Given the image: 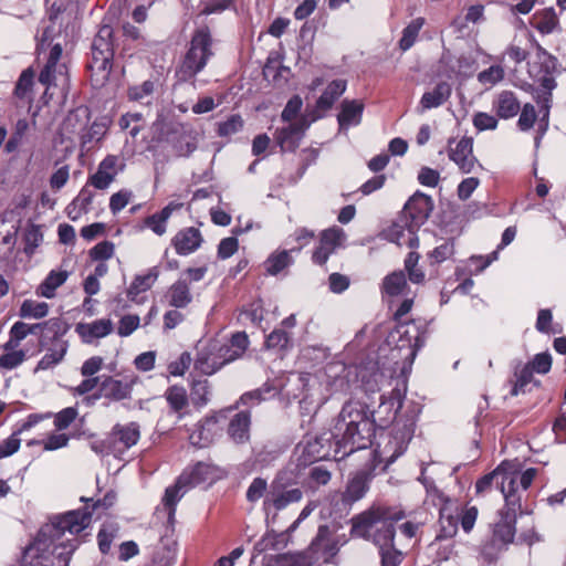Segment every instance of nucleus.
Wrapping results in <instances>:
<instances>
[{"mask_svg":"<svg viewBox=\"0 0 566 566\" xmlns=\"http://www.w3.org/2000/svg\"><path fill=\"white\" fill-rule=\"evenodd\" d=\"M405 513L388 506H371L353 518L352 533L364 538H371L379 549L381 566H399L402 554L395 547L394 524L401 521Z\"/></svg>","mask_w":566,"mask_h":566,"instance_id":"nucleus-1","label":"nucleus"},{"mask_svg":"<svg viewBox=\"0 0 566 566\" xmlns=\"http://www.w3.org/2000/svg\"><path fill=\"white\" fill-rule=\"evenodd\" d=\"M374 432L368 407L356 400L347 401L334 426L332 438L335 443V457H347L371 443Z\"/></svg>","mask_w":566,"mask_h":566,"instance_id":"nucleus-2","label":"nucleus"},{"mask_svg":"<svg viewBox=\"0 0 566 566\" xmlns=\"http://www.w3.org/2000/svg\"><path fill=\"white\" fill-rule=\"evenodd\" d=\"M91 523L88 511H69L56 516L50 524L44 525L38 536L24 551L22 566H53L51 547L65 532L76 535Z\"/></svg>","mask_w":566,"mask_h":566,"instance_id":"nucleus-3","label":"nucleus"},{"mask_svg":"<svg viewBox=\"0 0 566 566\" xmlns=\"http://www.w3.org/2000/svg\"><path fill=\"white\" fill-rule=\"evenodd\" d=\"M401 407V401L396 397L382 399L378 408L370 413L373 426L386 428L392 423L387 442L379 448V454L390 464L405 453L415 432V419L402 417L397 418V410Z\"/></svg>","mask_w":566,"mask_h":566,"instance_id":"nucleus-4","label":"nucleus"},{"mask_svg":"<svg viewBox=\"0 0 566 566\" xmlns=\"http://www.w3.org/2000/svg\"><path fill=\"white\" fill-rule=\"evenodd\" d=\"M113 29L102 25L92 43V56L87 64L94 86H103L109 78L113 67L114 44Z\"/></svg>","mask_w":566,"mask_h":566,"instance_id":"nucleus-5","label":"nucleus"},{"mask_svg":"<svg viewBox=\"0 0 566 566\" xmlns=\"http://www.w3.org/2000/svg\"><path fill=\"white\" fill-rule=\"evenodd\" d=\"M211 46L212 38L209 28L202 27L196 30L191 38L190 46L176 70V76L184 82L193 78L206 67L208 61L213 55Z\"/></svg>","mask_w":566,"mask_h":566,"instance_id":"nucleus-6","label":"nucleus"},{"mask_svg":"<svg viewBox=\"0 0 566 566\" xmlns=\"http://www.w3.org/2000/svg\"><path fill=\"white\" fill-rule=\"evenodd\" d=\"M295 476L293 471H280L270 484L265 499L263 500V511L279 512L289 505L298 503L303 499V491L295 486Z\"/></svg>","mask_w":566,"mask_h":566,"instance_id":"nucleus-7","label":"nucleus"},{"mask_svg":"<svg viewBox=\"0 0 566 566\" xmlns=\"http://www.w3.org/2000/svg\"><path fill=\"white\" fill-rule=\"evenodd\" d=\"M62 46L54 44L49 53L48 61L40 72L39 82L50 90L51 86L60 87L63 97H66L70 90L69 70L65 63H61Z\"/></svg>","mask_w":566,"mask_h":566,"instance_id":"nucleus-8","label":"nucleus"},{"mask_svg":"<svg viewBox=\"0 0 566 566\" xmlns=\"http://www.w3.org/2000/svg\"><path fill=\"white\" fill-rule=\"evenodd\" d=\"M347 541L345 534L338 535L327 525H321L307 552L315 562L323 560L324 563H329Z\"/></svg>","mask_w":566,"mask_h":566,"instance_id":"nucleus-9","label":"nucleus"},{"mask_svg":"<svg viewBox=\"0 0 566 566\" xmlns=\"http://www.w3.org/2000/svg\"><path fill=\"white\" fill-rule=\"evenodd\" d=\"M126 167L125 158L117 155H107L97 167L95 174L91 175L86 186H92L98 190L107 189L115 180L116 176Z\"/></svg>","mask_w":566,"mask_h":566,"instance_id":"nucleus-10","label":"nucleus"},{"mask_svg":"<svg viewBox=\"0 0 566 566\" xmlns=\"http://www.w3.org/2000/svg\"><path fill=\"white\" fill-rule=\"evenodd\" d=\"M346 239L345 231L339 227H332L321 232L319 243L312 254L315 264L324 265Z\"/></svg>","mask_w":566,"mask_h":566,"instance_id":"nucleus-11","label":"nucleus"},{"mask_svg":"<svg viewBox=\"0 0 566 566\" xmlns=\"http://www.w3.org/2000/svg\"><path fill=\"white\" fill-rule=\"evenodd\" d=\"M318 117L319 115H315L311 119H307L303 116L297 122L290 123L286 127L277 128L274 134L276 144L283 151H294L298 147L305 130L310 127L311 123Z\"/></svg>","mask_w":566,"mask_h":566,"instance_id":"nucleus-12","label":"nucleus"},{"mask_svg":"<svg viewBox=\"0 0 566 566\" xmlns=\"http://www.w3.org/2000/svg\"><path fill=\"white\" fill-rule=\"evenodd\" d=\"M432 209V198L423 192L416 191L405 203L402 217L419 228L429 218Z\"/></svg>","mask_w":566,"mask_h":566,"instance_id":"nucleus-13","label":"nucleus"},{"mask_svg":"<svg viewBox=\"0 0 566 566\" xmlns=\"http://www.w3.org/2000/svg\"><path fill=\"white\" fill-rule=\"evenodd\" d=\"M221 418L224 417L222 415H212L199 421L189 434L190 443L198 448L210 446L222 432Z\"/></svg>","mask_w":566,"mask_h":566,"instance_id":"nucleus-14","label":"nucleus"},{"mask_svg":"<svg viewBox=\"0 0 566 566\" xmlns=\"http://www.w3.org/2000/svg\"><path fill=\"white\" fill-rule=\"evenodd\" d=\"M218 478L219 470L217 467L206 462H198L179 475V484H187L189 489H192L202 483H212Z\"/></svg>","mask_w":566,"mask_h":566,"instance_id":"nucleus-15","label":"nucleus"},{"mask_svg":"<svg viewBox=\"0 0 566 566\" xmlns=\"http://www.w3.org/2000/svg\"><path fill=\"white\" fill-rule=\"evenodd\" d=\"M417 228L412 223H410L407 219H403L401 216L400 219L394 222L385 232L386 238L396 243L399 247H409L417 248L418 247V237H417Z\"/></svg>","mask_w":566,"mask_h":566,"instance_id":"nucleus-16","label":"nucleus"},{"mask_svg":"<svg viewBox=\"0 0 566 566\" xmlns=\"http://www.w3.org/2000/svg\"><path fill=\"white\" fill-rule=\"evenodd\" d=\"M448 156L463 174H469L473 170L476 158L473 155L472 138H461L454 147L449 146Z\"/></svg>","mask_w":566,"mask_h":566,"instance_id":"nucleus-17","label":"nucleus"},{"mask_svg":"<svg viewBox=\"0 0 566 566\" xmlns=\"http://www.w3.org/2000/svg\"><path fill=\"white\" fill-rule=\"evenodd\" d=\"M113 331L114 324L111 318H98L90 323L80 322L75 325V333L85 344H92L96 339L104 338Z\"/></svg>","mask_w":566,"mask_h":566,"instance_id":"nucleus-18","label":"nucleus"},{"mask_svg":"<svg viewBox=\"0 0 566 566\" xmlns=\"http://www.w3.org/2000/svg\"><path fill=\"white\" fill-rule=\"evenodd\" d=\"M224 365V359H222L218 352L217 340L209 343L207 347L201 349L195 360L196 370L203 375H212L220 370Z\"/></svg>","mask_w":566,"mask_h":566,"instance_id":"nucleus-19","label":"nucleus"},{"mask_svg":"<svg viewBox=\"0 0 566 566\" xmlns=\"http://www.w3.org/2000/svg\"><path fill=\"white\" fill-rule=\"evenodd\" d=\"M134 380H120L112 376H107L101 382L99 395L95 396L104 397L111 401H120L129 399L132 397Z\"/></svg>","mask_w":566,"mask_h":566,"instance_id":"nucleus-20","label":"nucleus"},{"mask_svg":"<svg viewBox=\"0 0 566 566\" xmlns=\"http://www.w3.org/2000/svg\"><path fill=\"white\" fill-rule=\"evenodd\" d=\"M203 242V238L199 229L188 227L178 231L171 240L177 254L188 255L197 251Z\"/></svg>","mask_w":566,"mask_h":566,"instance_id":"nucleus-21","label":"nucleus"},{"mask_svg":"<svg viewBox=\"0 0 566 566\" xmlns=\"http://www.w3.org/2000/svg\"><path fill=\"white\" fill-rule=\"evenodd\" d=\"M331 442L323 437H316L306 441L301 447L298 457L300 465H307L329 457Z\"/></svg>","mask_w":566,"mask_h":566,"instance_id":"nucleus-22","label":"nucleus"},{"mask_svg":"<svg viewBox=\"0 0 566 566\" xmlns=\"http://www.w3.org/2000/svg\"><path fill=\"white\" fill-rule=\"evenodd\" d=\"M249 344L248 335L244 332H238L231 336L229 342H218V352L227 365L241 358L248 349Z\"/></svg>","mask_w":566,"mask_h":566,"instance_id":"nucleus-23","label":"nucleus"},{"mask_svg":"<svg viewBox=\"0 0 566 566\" xmlns=\"http://www.w3.org/2000/svg\"><path fill=\"white\" fill-rule=\"evenodd\" d=\"M171 134L177 136L171 137V140L178 156H189L197 148V134L190 126L176 124Z\"/></svg>","mask_w":566,"mask_h":566,"instance_id":"nucleus-24","label":"nucleus"},{"mask_svg":"<svg viewBox=\"0 0 566 566\" xmlns=\"http://www.w3.org/2000/svg\"><path fill=\"white\" fill-rule=\"evenodd\" d=\"M492 109L499 118L510 119L518 114L521 103L514 92L504 90L494 96Z\"/></svg>","mask_w":566,"mask_h":566,"instance_id":"nucleus-25","label":"nucleus"},{"mask_svg":"<svg viewBox=\"0 0 566 566\" xmlns=\"http://www.w3.org/2000/svg\"><path fill=\"white\" fill-rule=\"evenodd\" d=\"M439 525L440 527L436 538L430 544V547L432 548L438 544H441L442 541L453 538L458 533L459 517L451 512V510L448 507V504H444L440 509Z\"/></svg>","mask_w":566,"mask_h":566,"instance_id":"nucleus-26","label":"nucleus"},{"mask_svg":"<svg viewBox=\"0 0 566 566\" xmlns=\"http://www.w3.org/2000/svg\"><path fill=\"white\" fill-rule=\"evenodd\" d=\"M139 429L137 422L117 423L113 427L109 438L115 447L119 443L123 449H129L138 442L140 438Z\"/></svg>","mask_w":566,"mask_h":566,"instance_id":"nucleus-27","label":"nucleus"},{"mask_svg":"<svg viewBox=\"0 0 566 566\" xmlns=\"http://www.w3.org/2000/svg\"><path fill=\"white\" fill-rule=\"evenodd\" d=\"M364 104L357 99H344L340 104V113L337 116L342 129L356 126L361 122Z\"/></svg>","mask_w":566,"mask_h":566,"instance_id":"nucleus-28","label":"nucleus"},{"mask_svg":"<svg viewBox=\"0 0 566 566\" xmlns=\"http://www.w3.org/2000/svg\"><path fill=\"white\" fill-rule=\"evenodd\" d=\"M408 291L409 286L403 271H394L382 280L381 292L389 297L406 296Z\"/></svg>","mask_w":566,"mask_h":566,"instance_id":"nucleus-29","label":"nucleus"},{"mask_svg":"<svg viewBox=\"0 0 566 566\" xmlns=\"http://www.w3.org/2000/svg\"><path fill=\"white\" fill-rule=\"evenodd\" d=\"M167 302L176 308L187 307L192 302V294L186 280L176 281L166 293Z\"/></svg>","mask_w":566,"mask_h":566,"instance_id":"nucleus-30","label":"nucleus"},{"mask_svg":"<svg viewBox=\"0 0 566 566\" xmlns=\"http://www.w3.org/2000/svg\"><path fill=\"white\" fill-rule=\"evenodd\" d=\"M451 85L447 82H441L434 86L430 92H426L421 99L420 105L422 109H431L444 104L451 96Z\"/></svg>","mask_w":566,"mask_h":566,"instance_id":"nucleus-31","label":"nucleus"},{"mask_svg":"<svg viewBox=\"0 0 566 566\" xmlns=\"http://www.w3.org/2000/svg\"><path fill=\"white\" fill-rule=\"evenodd\" d=\"M69 277V272L63 270H52L44 281L36 287V295L52 298L55 296V291L62 286Z\"/></svg>","mask_w":566,"mask_h":566,"instance_id":"nucleus-32","label":"nucleus"},{"mask_svg":"<svg viewBox=\"0 0 566 566\" xmlns=\"http://www.w3.org/2000/svg\"><path fill=\"white\" fill-rule=\"evenodd\" d=\"M515 522V514H502L499 522L494 525L493 539L502 543L503 545L512 543L516 531Z\"/></svg>","mask_w":566,"mask_h":566,"instance_id":"nucleus-33","label":"nucleus"},{"mask_svg":"<svg viewBox=\"0 0 566 566\" xmlns=\"http://www.w3.org/2000/svg\"><path fill=\"white\" fill-rule=\"evenodd\" d=\"M181 205L170 202L159 212H156L144 220V224L157 235H163L167 230V221L172 212L180 208Z\"/></svg>","mask_w":566,"mask_h":566,"instance_id":"nucleus-34","label":"nucleus"},{"mask_svg":"<svg viewBox=\"0 0 566 566\" xmlns=\"http://www.w3.org/2000/svg\"><path fill=\"white\" fill-rule=\"evenodd\" d=\"M250 413L241 411L237 413L230 421L228 433L237 443H244L249 440L250 433Z\"/></svg>","mask_w":566,"mask_h":566,"instance_id":"nucleus-35","label":"nucleus"},{"mask_svg":"<svg viewBox=\"0 0 566 566\" xmlns=\"http://www.w3.org/2000/svg\"><path fill=\"white\" fill-rule=\"evenodd\" d=\"M368 491V478L365 472H359L353 476L343 494V501L354 503L363 499Z\"/></svg>","mask_w":566,"mask_h":566,"instance_id":"nucleus-36","label":"nucleus"},{"mask_svg":"<svg viewBox=\"0 0 566 566\" xmlns=\"http://www.w3.org/2000/svg\"><path fill=\"white\" fill-rule=\"evenodd\" d=\"M346 81L344 80H334L332 81L323 94L319 96V98L316 102V108L319 111H327L329 109L335 101L343 95V93L346 90Z\"/></svg>","mask_w":566,"mask_h":566,"instance_id":"nucleus-37","label":"nucleus"},{"mask_svg":"<svg viewBox=\"0 0 566 566\" xmlns=\"http://www.w3.org/2000/svg\"><path fill=\"white\" fill-rule=\"evenodd\" d=\"M501 465H502V474L497 482V488L500 489L501 493L503 494L506 503L514 505L516 502L515 493L517 491L518 475L514 472L507 471L503 464H501Z\"/></svg>","mask_w":566,"mask_h":566,"instance_id":"nucleus-38","label":"nucleus"},{"mask_svg":"<svg viewBox=\"0 0 566 566\" xmlns=\"http://www.w3.org/2000/svg\"><path fill=\"white\" fill-rule=\"evenodd\" d=\"M165 398L172 412L178 413V418L182 417L181 411L188 406V395L184 387L171 386L165 391Z\"/></svg>","mask_w":566,"mask_h":566,"instance_id":"nucleus-39","label":"nucleus"},{"mask_svg":"<svg viewBox=\"0 0 566 566\" xmlns=\"http://www.w3.org/2000/svg\"><path fill=\"white\" fill-rule=\"evenodd\" d=\"M94 193L85 186L82 188L76 198L67 206V216L72 220H76L82 212H87L93 202Z\"/></svg>","mask_w":566,"mask_h":566,"instance_id":"nucleus-40","label":"nucleus"},{"mask_svg":"<svg viewBox=\"0 0 566 566\" xmlns=\"http://www.w3.org/2000/svg\"><path fill=\"white\" fill-rule=\"evenodd\" d=\"M190 490L187 484H179V478L176 483L166 489L163 497V504L168 510V516L171 518L176 511V505L180 499Z\"/></svg>","mask_w":566,"mask_h":566,"instance_id":"nucleus-41","label":"nucleus"},{"mask_svg":"<svg viewBox=\"0 0 566 566\" xmlns=\"http://www.w3.org/2000/svg\"><path fill=\"white\" fill-rule=\"evenodd\" d=\"M158 277L156 268L150 269L146 274L137 275L133 280L128 289V296L135 298L139 293L148 291Z\"/></svg>","mask_w":566,"mask_h":566,"instance_id":"nucleus-42","label":"nucleus"},{"mask_svg":"<svg viewBox=\"0 0 566 566\" xmlns=\"http://www.w3.org/2000/svg\"><path fill=\"white\" fill-rule=\"evenodd\" d=\"M293 263V258L286 250L273 252L265 261L266 272L276 275Z\"/></svg>","mask_w":566,"mask_h":566,"instance_id":"nucleus-43","label":"nucleus"},{"mask_svg":"<svg viewBox=\"0 0 566 566\" xmlns=\"http://www.w3.org/2000/svg\"><path fill=\"white\" fill-rule=\"evenodd\" d=\"M48 313V303L34 300H24L19 310V316L22 318L40 319L45 317Z\"/></svg>","mask_w":566,"mask_h":566,"instance_id":"nucleus-44","label":"nucleus"},{"mask_svg":"<svg viewBox=\"0 0 566 566\" xmlns=\"http://www.w3.org/2000/svg\"><path fill=\"white\" fill-rule=\"evenodd\" d=\"M423 24V18H416L403 29L402 36L399 41V48L402 51L409 50L415 44Z\"/></svg>","mask_w":566,"mask_h":566,"instance_id":"nucleus-45","label":"nucleus"},{"mask_svg":"<svg viewBox=\"0 0 566 566\" xmlns=\"http://www.w3.org/2000/svg\"><path fill=\"white\" fill-rule=\"evenodd\" d=\"M65 353H66L65 344H60L59 347H56V344H54V346L52 348H50L48 350V353H45L43 355V357L39 360V363L35 367V371L46 370V369L54 367L60 361H62Z\"/></svg>","mask_w":566,"mask_h":566,"instance_id":"nucleus-46","label":"nucleus"},{"mask_svg":"<svg viewBox=\"0 0 566 566\" xmlns=\"http://www.w3.org/2000/svg\"><path fill=\"white\" fill-rule=\"evenodd\" d=\"M29 324L22 321L15 322L9 331V339L2 345L3 349H15L21 342L29 336Z\"/></svg>","mask_w":566,"mask_h":566,"instance_id":"nucleus-47","label":"nucleus"},{"mask_svg":"<svg viewBox=\"0 0 566 566\" xmlns=\"http://www.w3.org/2000/svg\"><path fill=\"white\" fill-rule=\"evenodd\" d=\"M533 370L530 365H521L515 368V381L511 390L512 396L525 392V387L533 380Z\"/></svg>","mask_w":566,"mask_h":566,"instance_id":"nucleus-48","label":"nucleus"},{"mask_svg":"<svg viewBox=\"0 0 566 566\" xmlns=\"http://www.w3.org/2000/svg\"><path fill=\"white\" fill-rule=\"evenodd\" d=\"M211 395L210 384L207 379L193 380L190 396L195 406H206Z\"/></svg>","mask_w":566,"mask_h":566,"instance_id":"nucleus-49","label":"nucleus"},{"mask_svg":"<svg viewBox=\"0 0 566 566\" xmlns=\"http://www.w3.org/2000/svg\"><path fill=\"white\" fill-rule=\"evenodd\" d=\"M243 125L244 122L241 115L233 114L227 117L224 120L217 123V134L220 137H229L239 133L243 128Z\"/></svg>","mask_w":566,"mask_h":566,"instance_id":"nucleus-50","label":"nucleus"},{"mask_svg":"<svg viewBox=\"0 0 566 566\" xmlns=\"http://www.w3.org/2000/svg\"><path fill=\"white\" fill-rule=\"evenodd\" d=\"M34 72L32 69L24 70L14 88V95L20 99H30L33 87Z\"/></svg>","mask_w":566,"mask_h":566,"instance_id":"nucleus-51","label":"nucleus"},{"mask_svg":"<svg viewBox=\"0 0 566 566\" xmlns=\"http://www.w3.org/2000/svg\"><path fill=\"white\" fill-rule=\"evenodd\" d=\"M118 125L123 130L130 128V136L136 137L145 126L144 116L142 113H126L119 118Z\"/></svg>","mask_w":566,"mask_h":566,"instance_id":"nucleus-52","label":"nucleus"},{"mask_svg":"<svg viewBox=\"0 0 566 566\" xmlns=\"http://www.w3.org/2000/svg\"><path fill=\"white\" fill-rule=\"evenodd\" d=\"M3 350L4 353L0 355V367L6 370H12L19 367L27 358V353L23 349H19V347Z\"/></svg>","mask_w":566,"mask_h":566,"instance_id":"nucleus-53","label":"nucleus"},{"mask_svg":"<svg viewBox=\"0 0 566 566\" xmlns=\"http://www.w3.org/2000/svg\"><path fill=\"white\" fill-rule=\"evenodd\" d=\"M420 255L417 252H410L405 260V269L412 283L420 284L424 281V272L418 268Z\"/></svg>","mask_w":566,"mask_h":566,"instance_id":"nucleus-54","label":"nucleus"},{"mask_svg":"<svg viewBox=\"0 0 566 566\" xmlns=\"http://www.w3.org/2000/svg\"><path fill=\"white\" fill-rule=\"evenodd\" d=\"M484 7L482 4H474L468 8L467 14L464 19L457 17L452 21V27H454L458 31H461L464 27V22L476 23L483 19Z\"/></svg>","mask_w":566,"mask_h":566,"instance_id":"nucleus-55","label":"nucleus"},{"mask_svg":"<svg viewBox=\"0 0 566 566\" xmlns=\"http://www.w3.org/2000/svg\"><path fill=\"white\" fill-rule=\"evenodd\" d=\"M268 482L263 478H255L247 490V500L250 503H255L262 497L265 499L269 491Z\"/></svg>","mask_w":566,"mask_h":566,"instance_id":"nucleus-56","label":"nucleus"},{"mask_svg":"<svg viewBox=\"0 0 566 566\" xmlns=\"http://www.w3.org/2000/svg\"><path fill=\"white\" fill-rule=\"evenodd\" d=\"M115 245L111 241H102L90 250V258L93 261L104 262L114 255Z\"/></svg>","mask_w":566,"mask_h":566,"instance_id":"nucleus-57","label":"nucleus"},{"mask_svg":"<svg viewBox=\"0 0 566 566\" xmlns=\"http://www.w3.org/2000/svg\"><path fill=\"white\" fill-rule=\"evenodd\" d=\"M505 72L501 65H492L478 74L481 84L495 85L504 78Z\"/></svg>","mask_w":566,"mask_h":566,"instance_id":"nucleus-58","label":"nucleus"},{"mask_svg":"<svg viewBox=\"0 0 566 566\" xmlns=\"http://www.w3.org/2000/svg\"><path fill=\"white\" fill-rule=\"evenodd\" d=\"M133 192L128 189H122L113 193L109 198V210L113 214L122 211L132 200Z\"/></svg>","mask_w":566,"mask_h":566,"instance_id":"nucleus-59","label":"nucleus"},{"mask_svg":"<svg viewBox=\"0 0 566 566\" xmlns=\"http://www.w3.org/2000/svg\"><path fill=\"white\" fill-rule=\"evenodd\" d=\"M78 412L74 407H67L54 415V427L56 430L62 431L67 429L71 423L76 419Z\"/></svg>","mask_w":566,"mask_h":566,"instance_id":"nucleus-60","label":"nucleus"},{"mask_svg":"<svg viewBox=\"0 0 566 566\" xmlns=\"http://www.w3.org/2000/svg\"><path fill=\"white\" fill-rule=\"evenodd\" d=\"M155 91V83L153 81H145L140 85H135L128 88L127 95L130 101L140 102L149 97Z\"/></svg>","mask_w":566,"mask_h":566,"instance_id":"nucleus-61","label":"nucleus"},{"mask_svg":"<svg viewBox=\"0 0 566 566\" xmlns=\"http://www.w3.org/2000/svg\"><path fill=\"white\" fill-rule=\"evenodd\" d=\"M520 111L521 114L517 120V126L523 132L530 130L537 118L535 107L534 105L526 103Z\"/></svg>","mask_w":566,"mask_h":566,"instance_id":"nucleus-62","label":"nucleus"},{"mask_svg":"<svg viewBox=\"0 0 566 566\" xmlns=\"http://www.w3.org/2000/svg\"><path fill=\"white\" fill-rule=\"evenodd\" d=\"M473 125L474 127L480 130H494L497 127V118L491 114L484 113V112H478L473 116Z\"/></svg>","mask_w":566,"mask_h":566,"instance_id":"nucleus-63","label":"nucleus"},{"mask_svg":"<svg viewBox=\"0 0 566 566\" xmlns=\"http://www.w3.org/2000/svg\"><path fill=\"white\" fill-rule=\"evenodd\" d=\"M479 511L475 506H465L462 509L459 517V523L465 533H470L476 522Z\"/></svg>","mask_w":566,"mask_h":566,"instance_id":"nucleus-64","label":"nucleus"}]
</instances>
